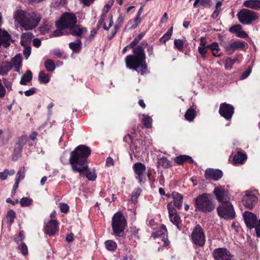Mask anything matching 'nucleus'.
Listing matches in <instances>:
<instances>
[{
	"instance_id": "1",
	"label": "nucleus",
	"mask_w": 260,
	"mask_h": 260,
	"mask_svg": "<svg viewBox=\"0 0 260 260\" xmlns=\"http://www.w3.org/2000/svg\"><path fill=\"white\" fill-rule=\"evenodd\" d=\"M91 153L89 147L84 145L77 146L71 153L69 162L72 166V170L78 172L82 176L83 172L86 173V177L90 181H94L96 178V174L94 170L88 169L87 165V159Z\"/></svg>"
},
{
	"instance_id": "2",
	"label": "nucleus",
	"mask_w": 260,
	"mask_h": 260,
	"mask_svg": "<svg viewBox=\"0 0 260 260\" xmlns=\"http://www.w3.org/2000/svg\"><path fill=\"white\" fill-rule=\"evenodd\" d=\"M134 54L128 55L125 58L127 68L137 71L141 75H144L147 70L146 62V55L143 47L138 46L133 50Z\"/></svg>"
},
{
	"instance_id": "3",
	"label": "nucleus",
	"mask_w": 260,
	"mask_h": 260,
	"mask_svg": "<svg viewBox=\"0 0 260 260\" xmlns=\"http://www.w3.org/2000/svg\"><path fill=\"white\" fill-rule=\"evenodd\" d=\"M14 18L25 30L35 28L40 21L41 17L34 12H25L17 10L14 15Z\"/></svg>"
},
{
	"instance_id": "4",
	"label": "nucleus",
	"mask_w": 260,
	"mask_h": 260,
	"mask_svg": "<svg viewBox=\"0 0 260 260\" xmlns=\"http://www.w3.org/2000/svg\"><path fill=\"white\" fill-rule=\"evenodd\" d=\"M194 207L196 211L210 213L215 209V204L211 194L203 193L194 199Z\"/></svg>"
},
{
	"instance_id": "5",
	"label": "nucleus",
	"mask_w": 260,
	"mask_h": 260,
	"mask_svg": "<svg viewBox=\"0 0 260 260\" xmlns=\"http://www.w3.org/2000/svg\"><path fill=\"white\" fill-rule=\"evenodd\" d=\"M111 225L114 235L121 237L126 225V220L122 213L117 212L114 214Z\"/></svg>"
},
{
	"instance_id": "6",
	"label": "nucleus",
	"mask_w": 260,
	"mask_h": 260,
	"mask_svg": "<svg viewBox=\"0 0 260 260\" xmlns=\"http://www.w3.org/2000/svg\"><path fill=\"white\" fill-rule=\"evenodd\" d=\"M239 21L243 24L249 25L258 17L257 12L248 9H242L237 14Z\"/></svg>"
},
{
	"instance_id": "7",
	"label": "nucleus",
	"mask_w": 260,
	"mask_h": 260,
	"mask_svg": "<svg viewBox=\"0 0 260 260\" xmlns=\"http://www.w3.org/2000/svg\"><path fill=\"white\" fill-rule=\"evenodd\" d=\"M191 239L196 245L200 247L204 246L206 241L205 234L200 225L198 224L193 228L191 235Z\"/></svg>"
},
{
	"instance_id": "8",
	"label": "nucleus",
	"mask_w": 260,
	"mask_h": 260,
	"mask_svg": "<svg viewBox=\"0 0 260 260\" xmlns=\"http://www.w3.org/2000/svg\"><path fill=\"white\" fill-rule=\"evenodd\" d=\"M217 210L219 216L225 219H232L236 215L233 206L231 203L221 204L217 208Z\"/></svg>"
},
{
	"instance_id": "9",
	"label": "nucleus",
	"mask_w": 260,
	"mask_h": 260,
	"mask_svg": "<svg viewBox=\"0 0 260 260\" xmlns=\"http://www.w3.org/2000/svg\"><path fill=\"white\" fill-rule=\"evenodd\" d=\"M77 22V18L75 14L72 13L64 14L60 21L56 23L57 28H68L75 25Z\"/></svg>"
},
{
	"instance_id": "10",
	"label": "nucleus",
	"mask_w": 260,
	"mask_h": 260,
	"mask_svg": "<svg viewBox=\"0 0 260 260\" xmlns=\"http://www.w3.org/2000/svg\"><path fill=\"white\" fill-rule=\"evenodd\" d=\"M214 260H233V256L226 248H218L212 253Z\"/></svg>"
},
{
	"instance_id": "11",
	"label": "nucleus",
	"mask_w": 260,
	"mask_h": 260,
	"mask_svg": "<svg viewBox=\"0 0 260 260\" xmlns=\"http://www.w3.org/2000/svg\"><path fill=\"white\" fill-rule=\"evenodd\" d=\"M213 193L216 196L217 200L221 203V204L230 203L229 194L228 190L222 186L216 187L213 190Z\"/></svg>"
},
{
	"instance_id": "12",
	"label": "nucleus",
	"mask_w": 260,
	"mask_h": 260,
	"mask_svg": "<svg viewBox=\"0 0 260 260\" xmlns=\"http://www.w3.org/2000/svg\"><path fill=\"white\" fill-rule=\"evenodd\" d=\"M234 113V107L226 103H221L219 107V113L227 120H230Z\"/></svg>"
},
{
	"instance_id": "13",
	"label": "nucleus",
	"mask_w": 260,
	"mask_h": 260,
	"mask_svg": "<svg viewBox=\"0 0 260 260\" xmlns=\"http://www.w3.org/2000/svg\"><path fill=\"white\" fill-rule=\"evenodd\" d=\"M133 170L136 175V178L138 180L140 183L145 182V178L144 177V173L146 170V166L142 162H136L133 167Z\"/></svg>"
},
{
	"instance_id": "14",
	"label": "nucleus",
	"mask_w": 260,
	"mask_h": 260,
	"mask_svg": "<svg viewBox=\"0 0 260 260\" xmlns=\"http://www.w3.org/2000/svg\"><path fill=\"white\" fill-rule=\"evenodd\" d=\"M167 207L169 211L170 221L177 226L178 230H180V224L181 222V219L180 216L177 214L176 209L172 205L168 204Z\"/></svg>"
},
{
	"instance_id": "15",
	"label": "nucleus",
	"mask_w": 260,
	"mask_h": 260,
	"mask_svg": "<svg viewBox=\"0 0 260 260\" xmlns=\"http://www.w3.org/2000/svg\"><path fill=\"white\" fill-rule=\"evenodd\" d=\"M223 176L222 172L219 169H207L205 172V177L207 180L215 181L220 179Z\"/></svg>"
},
{
	"instance_id": "16",
	"label": "nucleus",
	"mask_w": 260,
	"mask_h": 260,
	"mask_svg": "<svg viewBox=\"0 0 260 260\" xmlns=\"http://www.w3.org/2000/svg\"><path fill=\"white\" fill-rule=\"evenodd\" d=\"M243 217L247 227L250 229L254 228V224L258 220L256 216L252 212L245 211Z\"/></svg>"
},
{
	"instance_id": "17",
	"label": "nucleus",
	"mask_w": 260,
	"mask_h": 260,
	"mask_svg": "<svg viewBox=\"0 0 260 260\" xmlns=\"http://www.w3.org/2000/svg\"><path fill=\"white\" fill-rule=\"evenodd\" d=\"M257 200V198L255 195L246 193L243 197L242 202L246 208L251 209L256 205Z\"/></svg>"
},
{
	"instance_id": "18",
	"label": "nucleus",
	"mask_w": 260,
	"mask_h": 260,
	"mask_svg": "<svg viewBox=\"0 0 260 260\" xmlns=\"http://www.w3.org/2000/svg\"><path fill=\"white\" fill-rule=\"evenodd\" d=\"M57 231V223L56 220H51L46 225L45 233L49 236H53Z\"/></svg>"
},
{
	"instance_id": "19",
	"label": "nucleus",
	"mask_w": 260,
	"mask_h": 260,
	"mask_svg": "<svg viewBox=\"0 0 260 260\" xmlns=\"http://www.w3.org/2000/svg\"><path fill=\"white\" fill-rule=\"evenodd\" d=\"M167 234V230L166 226L164 224L161 225V229L160 230H157L155 231L154 233V236L156 237H161V240L164 241V245H168L169 244V241L167 239H166V236Z\"/></svg>"
},
{
	"instance_id": "20",
	"label": "nucleus",
	"mask_w": 260,
	"mask_h": 260,
	"mask_svg": "<svg viewBox=\"0 0 260 260\" xmlns=\"http://www.w3.org/2000/svg\"><path fill=\"white\" fill-rule=\"evenodd\" d=\"M70 33L75 36L82 38V35L87 31L85 27H80L78 25H73L70 28Z\"/></svg>"
},
{
	"instance_id": "21",
	"label": "nucleus",
	"mask_w": 260,
	"mask_h": 260,
	"mask_svg": "<svg viewBox=\"0 0 260 260\" xmlns=\"http://www.w3.org/2000/svg\"><path fill=\"white\" fill-rule=\"evenodd\" d=\"M172 197L173 199L174 206L180 209L182 206L183 196L178 192H173L172 193Z\"/></svg>"
},
{
	"instance_id": "22",
	"label": "nucleus",
	"mask_w": 260,
	"mask_h": 260,
	"mask_svg": "<svg viewBox=\"0 0 260 260\" xmlns=\"http://www.w3.org/2000/svg\"><path fill=\"white\" fill-rule=\"evenodd\" d=\"M243 6L255 10H260V0H246L243 2Z\"/></svg>"
},
{
	"instance_id": "23",
	"label": "nucleus",
	"mask_w": 260,
	"mask_h": 260,
	"mask_svg": "<svg viewBox=\"0 0 260 260\" xmlns=\"http://www.w3.org/2000/svg\"><path fill=\"white\" fill-rule=\"evenodd\" d=\"M247 158V156L246 154L238 151L234 155L233 161L235 165L243 164Z\"/></svg>"
},
{
	"instance_id": "24",
	"label": "nucleus",
	"mask_w": 260,
	"mask_h": 260,
	"mask_svg": "<svg viewBox=\"0 0 260 260\" xmlns=\"http://www.w3.org/2000/svg\"><path fill=\"white\" fill-rule=\"evenodd\" d=\"M174 161L178 165H182L185 161H188L190 164H192L193 162V160L188 155H181L176 157L174 159Z\"/></svg>"
},
{
	"instance_id": "25",
	"label": "nucleus",
	"mask_w": 260,
	"mask_h": 260,
	"mask_svg": "<svg viewBox=\"0 0 260 260\" xmlns=\"http://www.w3.org/2000/svg\"><path fill=\"white\" fill-rule=\"evenodd\" d=\"M33 37L34 35L31 32L23 33L21 36V45L24 47L26 46L28 43L30 42Z\"/></svg>"
},
{
	"instance_id": "26",
	"label": "nucleus",
	"mask_w": 260,
	"mask_h": 260,
	"mask_svg": "<svg viewBox=\"0 0 260 260\" xmlns=\"http://www.w3.org/2000/svg\"><path fill=\"white\" fill-rule=\"evenodd\" d=\"M13 64L11 62L3 63L0 66V75L6 76L8 73L12 69Z\"/></svg>"
},
{
	"instance_id": "27",
	"label": "nucleus",
	"mask_w": 260,
	"mask_h": 260,
	"mask_svg": "<svg viewBox=\"0 0 260 260\" xmlns=\"http://www.w3.org/2000/svg\"><path fill=\"white\" fill-rule=\"evenodd\" d=\"M32 79V75L31 72L30 70H27L25 74L21 77L20 84L21 85H26L28 82L31 81Z\"/></svg>"
},
{
	"instance_id": "28",
	"label": "nucleus",
	"mask_w": 260,
	"mask_h": 260,
	"mask_svg": "<svg viewBox=\"0 0 260 260\" xmlns=\"http://www.w3.org/2000/svg\"><path fill=\"white\" fill-rule=\"evenodd\" d=\"M70 48L74 52H78L82 47V42L80 39H77L75 41L69 44Z\"/></svg>"
},
{
	"instance_id": "29",
	"label": "nucleus",
	"mask_w": 260,
	"mask_h": 260,
	"mask_svg": "<svg viewBox=\"0 0 260 260\" xmlns=\"http://www.w3.org/2000/svg\"><path fill=\"white\" fill-rule=\"evenodd\" d=\"M157 164L159 166L165 169L170 168L172 166L171 162L164 157L159 158L157 161Z\"/></svg>"
},
{
	"instance_id": "30",
	"label": "nucleus",
	"mask_w": 260,
	"mask_h": 260,
	"mask_svg": "<svg viewBox=\"0 0 260 260\" xmlns=\"http://www.w3.org/2000/svg\"><path fill=\"white\" fill-rule=\"evenodd\" d=\"M38 79L41 83L46 84L50 81V78L47 74L43 71H40L39 74Z\"/></svg>"
},
{
	"instance_id": "31",
	"label": "nucleus",
	"mask_w": 260,
	"mask_h": 260,
	"mask_svg": "<svg viewBox=\"0 0 260 260\" xmlns=\"http://www.w3.org/2000/svg\"><path fill=\"white\" fill-rule=\"evenodd\" d=\"M185 119L189 121H192L196 116V111L193 109L190 108L187 110L185 114Z\"/></svg>"
},
{
	"instance_id": "32",
	"label": "nucleus",
	"mask_w": 260,
	"mask_h": 260,
	"mask_svg": "<svg viewBox=\"0 0 260 260\" xmlns=\"http://www.w3.org/2000/svg\"><path fill=\"white\" fill-rule=\"evenodd\" d=\"M226 53L229 55L232 54L235 51L234 45L232 43L226 44L225 43L221 44Z\"/></svg>"
},
{
	"instance_id": "33",
	"label": "nucleus",
	"mask_w": 260,
	"mask_h": 260,
	"mask_svg": "<svg viewBox=\"0 0 260 260\" xmlns=\"http://www.w3.org/2000/svg\"><path fill=\"white\" fill-rule=\"evenodd\" d=\"M233 44L235 50L236 49L244 50L245 48V47L247 46V44L243 41H235Z\"/></svg>"
},
{
	"instance_id": "34",
	"label": "nucleus",
	"mask_w": 260,
	"mask_h": 260,
	"mask_svg": "<svg viewBox=\"0 0 260 260\" xmlns=\"http://www.w3.org/2000/svg\"><path fill=\"white\" fill-rule=\"evenodd\" d=\"M12 60L13 62L14 67L15 68V71L20 74V68L21 63L20 57L18 55H16L14 58H13Z\"/></svg>"
},
{
	"instance_id": "35",
	"label": "nucleus",
	"mask_w": 260,
	"mask_h": 260,
	"mask_svg": "<svg viewBox=\"0 0 260 260\" xmlns=\"http://www.w3.org/2000/svg\"><path fill=\"white\" fill-rule=\"evenodd\" d=\"M106 248L110 251H113L117 248V244L113 240H107L105 242Z\"/></svg>"
},
{
	"instance_id": "36",
	"label": "nucleus",
	"mask_w": 260,
	"mask_h": 260,
	"mask_svg": "<svg viewBox=\"0 0 260 260\" xmlns=\"http://www.w3.org/2000/svg\"><path fill=\"white\" fill-rule=\"evenodd\" d=\"M45 67L48 72H52L55 69V66L53 61L50 59H47L45 62Z\"/></svg>"
},
{
	"instance_id": "37",
	"label": "nucleus",
	"mask_w": 260,
	"mask_h": 260,
	"mask_svg": "<svg viewBox=\"0 0 260 260\" xmlns=\"http://www.w3.org/2000/svg\"><path fill=\"white\" fill-rule=\"evenodd\" d=\"M173 33V27H171L165 35L160 38L159 41L161 43H165L167 41L169 40Z\"/></svg>"
},
{
	"instance_id": "38",
	"label": "nucleus",
	"mask_w": 260,
	"mask_h": 260,
	"mask_svg": "<svg viewBox=\"0 0 260 260\" xmlns=\"http://www.w3.org/2000/svg\"><path fill=\"white\" fill-rule=\"evenodd\" d=\"M142 190L140 188H137L133 191L131 196L132 202L134 203H137V199L140 195Z\"/></svg>"
},
{
	"instance_id": "39",
	"label": "nucleus",
	"mask_w": 260,
	"mask_h": 260,
	"mask_svg": "<svg viewBox=\"0 0 260 260\" xmlns=\"http://www.w3.org/2000/svg\"><path fill=\"white\" fill-rule=\"evenodd\" d=\"M143 119L142 120L143 124L147 128H150L152 126V119L151 118L146 115H143Z\"/></svg>"
},
{
	"instance_id": "40",
	"label": "nucleus",
	"mask_w": 260,
	"mask_h": 260,
	"mask_svg": "<svg viewBox=\"0 0 260 260\" xmlns=\"http://www.w3.org/2000/svg\"><path fill=\"white\" fill-rule=\"evenodd\" d=\"M6 216L8 222L11 224L14 222V219L16 217V213L13 210H10L8 211Z\"/></svg>"
},
{
	"instance_id": "41",
	"label": "nucleus",
	"mask_w": 260,
	"mask_h": 260,
	"mask_svg": "<svg viewBox=\"0 0 260 260\" xmlns=\"http://www.w3.org/2000/svg\"><path fill=\"white\" fill-rule=\"evenodd\" d=\"M144 37V34L141 33L137 37L135 38V39L129 44V47H131L132 48L134 49L136 47L137 44L139 42V41L142 39Z\"/></svg>"
},
{
	"instance_id": "42",
	"label": "nucleus",
	"mask_w": 260,
	"mask_h": 260,
	"mask_svg": "<svg viewBox=\"0 0 260 260\" xmlns=\"http://www.w3.org/2000/svg\"><path fill=\"white\" fill-rule=\"evenodd\" d=\"M32 200L28 198H22L20 201V204L22 207H27L31 205Z\"/></svg>"
},
{
	"instance_id": "43",
	"label": "nucleus",
	"mask_w": 260,
	"mask_h": 260,
	"mask_svg": "<svg viewBox=\"0 0 260 260\" xmlns=\"http://www.w3.org/2000/svg\"><path fill=\"white\" fill-rule=\"evenodd\" d=\"M207 46L206 47H202V46L198 47V52L204 59H206L207 58Z\"/></svg>"
},
{
	"instance_id": "44",
	"label": "nucleus",
	"mask_w": 260,
	"mask_h": 260,
	"mask_svg": "<svg viewBox=\"0 0 260 260\" xmlns=\"http://www.w3.org/2000/svg\"><path fill=\"white\" fill-rule=\"evenodd\" d=\"M23 146V144L20 142H17L15 145L14 153L19 156Z\"/></svg>"
},
{
	"instance_id": "45",
	"label": "nucleus",
	"mask_w": 260,
	"mask_h": 260,
	"mask_svg": "<svg viewBox=\"0 0 260 260\" xmlns=\"http://www.w3.org/2000/svg\"><path fill=\"white\" fill-rule=\"evenodd\" d=\"M24 167H21L17 173L16 179H19V181H20V180L23 179L24 178Z\"/></svg>"
},
{
	"instance_id": "46",
	"label": "nucleus",
	"mask_w": 260,
	"mask_h": 260,
	"mask_svg": "<svg viewBox=\"0 0 260 260\" xmlns=\"http://www.w3.org/2000/svg\"><path fill=\"white\" fill-rule=\"evenodd\" d=\"M175 46L180 51H182L183 49V42L181 39H175L174 40Z\"/></svg>"
},
{
	"instance_id": "47",
	"label": "nucleus",
	"mask_w": 260,
	"mask_h": 260,
	"mask_svg": "<svg viewBox=\"0 0 260 260\" xmlns=\"http://www.w3.org/2000/svg\"><path fill=\"white\" fill-rule=\"evenodd\" d=\"M242 29V26L240 24L235 25L229 29V31L231 33H235L237 35L238 32Z\"/></svg>"
},
{
	"instance_id": "48",
	"label": "nucleus",
	"mask_w": 260,
	"mask_h": 260,
	"mask_svg": "<svg viewBox=\"0 0 260 260\" xmlns=\"http://www.w3.org/2000/svg\"><path fill=\"white\" fill-rule=\"evenodd\" d=\"M233 61H232V59L230 57H228L225 61L224 64V67L226 70H230L232 68L233 66Z\"/></svg>"
},
{
	"instance_id": "49",
	"label": "nucleus",
	"mask_w": 260,
	"mask_h": 260,
	"mask_svg": "<svg viewBox=\"0 0 260 260\" xmlns=\"http://www.w3.org/2000/svg\"><path fill=\"white\" fill-rule=\"evenodd\" d=\"M3 81L5 89H7L8 91L12 90V83L9 81L6 78H3Z\"/></svg>"
},
{
	"instance_id": "50",
	"label": "nucleus",
	"mask_w": 260,
	"mask_h": 260,
	"mask_svg": "<svg viewBox=\"0 0 260 260\" xmlns=\"http://www.w3.org/2000/svg\"><path fill=\"white\" fill-rule=\"evenodd\" d=\"M7 90L2 83L0 79V98H3L6 95Z\"/></svg>"
},
{
	"instance_id": "51",
	"label": "nucleus",
	"mask_w": 260,
	"mask_h": 260,
	"mask_svg": "<svg viewBox=\"0 0 260 260\" xmlns=\"http://www.w3.org/2000/svg\"><path fill=\"white\" fill-rule=\"evenodd\" d=\"M60 211L62 213H67L69 209V206L64 203H60L59 204Z\"/></svg>"
},
{
	"instance_id": "52",
	"label": "nucleus",
	"mask_w": 260,
	"mask_h": 260,
	"mask_svg": "<svg viewBox=\"0 0 260 260\" xmlns=\"http://www.w3.org/2000/svg\"><path fill=\"white\" fill-rule=\"evenodd\" d=\"M207 48L208 49H210L212 50V52L213 51L217 50L219 47V45L217 42H213L211 44L207 45Z\"/></svg>"
},
{
	"instance_id": "53",
	"label": "nucleus",
	"mask_w": 260,
	"mask_h": 260,
	"mask_svg": "<svg viewBox=\"0 0 260 260\" xmlns=\"http://www.w3.org/2000/svg\"><path fill=\"white\" fill-rule=\"evenodd\" d=\"M141 21V19L139 16H136V17L134 19V23L132 24V25L131 26V29H135L136 28L139 24L140 23Z\"/></svg>"
},
{
	"instance_id": "54",
	"label": "nucleus",
	"mask_w": 260,
	"mask_h": 260,
	"mask_svg": "<svg viewBox=\"0 0 260 260\" xmlns=\"http://www.w3.org/2000/svg\"><path fill=\"white\" fill-rule=\"evenodd\" d=\"M201 5L205 8H209L212 3L211 0H201Z\"/></svg>"
},
{
	"instance_id": "55",
	"label": "nucleus",
	"mask_w": 260,
	"mask_h": 260,
	"mask_svg": "<svg viewBox=\"0 0 260 260\" xmlns=\"http://www.w3.org/2000/svg\"><path fill=\"white\" fill-rule=\"evenodd\" d=\"M254 228L255 229L256 236L257 237H260V219L256 222Z\"/></svg>"
},
{
	"instance_id": "56",
	"label": "nucleus",
	"mask_w": 260,
	"mask_h": 260,
	"mask_svg": "<svg viewBox=\"0 0 260 260\" xmlns=\"http://www.w3.org/2000/svg\"><path fill=\"white\" fill-rule=\"evenodd\" d=\"M20 250L22 254L24 255H25L28 253L27 246L24 243H22L20 246Z\"/></svg>"
},
{
	"instance_id": "57",
	"label": "nucleus",
	"mask_w": 260,
	"mask_h": 260,
	"mask_svg": "<svg viewBox=\"0 0 260 260\" xmlns=\"http://www.w3.org/2000/svg\"><path fill=\"white\" fill-rule=\"evenodd\" d=\"M31 53V47L29 46H25L23 50V54L25 58L27 59Z\"/></svg>"
},
{
	"instance_id": "58",
	"label": "nucleus",
	"mask_w": 260,
	"mask_h": 260,
	"mask_svg": "<svg viewBox=\"0 0 260 260\" xmlns=\"http://www.w3.org/2000/svg\"><path fill=\"white\" fill-rule=\"evenodd\" d=\"M221 8L215 7V9L214 11V12H213V13L211 15V17L214 19H216L217 18V17L218 16L219 13L221 11Z\"/></svg>"
},
{
	"instance_id": "59",
	"label": "nucleus",
	"mask_w": 260,
	"mask_h": 260,
	"mask_svg": "<svg viewBox=\"0 0 260 260\" xmlns=\"http://www.w3.org/2000/svg\"><path fill=\"white\" fill-rule=\"evenodd\" d=\"M36 91V89L34 87L24 91V94L26 96H29L33 95Z\"/></svg>"
},
{
	"instance_id": "60",
	"label": "nucleus",
	"mask_w": 260,
	"mask_h": 260,
	"mask_svg": "<svg viewBox=\"0 0 260 260\" xmlns=\"http://www.w3.org/2000/svg\"><path fill=\"white\" fill-rule=\"evenodd\" d=\"M251 72V69L250 68H248L246 71H245L241 75V79H246L248 76L250 75Z\"/></svg>"
},
{
	"instance_id": "61",
	"label": "nucleus",
	"mask_w": 260,
	"mask_h": 260,
	"mask_svg": "<svg viewBox=\"0 0 260 260\" xmlns=\"http://www.w3.org/2000/svg\"><path fill=\"white\" fill-rule=\"evenodd\" d=\"M11 38L9 34L6 31H3L2 36H0L1 40L11 39Z\"/></svg>"
},
{
	"instance_id": "62",
	"label": "nucleus",
	"mask_w": 260,
	"mask_h": 260,
	"mask_svg": "<svg viewBox=\"0 0 260 260\" xmlns=\"http://www.w3.org/2000/svg\"><path fill=\"white\" fill-rule=\"evenodd\" d=\"M11 39L1 40V44L2 46L5 48H7L10 45V41Z\"/></svg>"
},
{
	"instance_id": "63",
	"label": "nucleus",
	"mask_w": 260,
	"mask_h": 260,
	"mask_svg": "<svg viewBox=\"0 0 260 260\" xmlns=\"http://www.w3.org/2000/svg\"><path fill=\"white\" fill-rule=\"evenodd\" d=\"M236 36L238 37L242 38H246L248 37L247 34L245 31L241 30V29L240 30Z\"/></svg>"
},
{
	"instance_id": "64",
	"label": "nucleus",
	"mask_w": 260,
	"mask_h": 260,
	"mask_svg": "<svg viewBox=\"0 0 260 260\" xmlns=\"http://www.w3.org/2000/svg\"><path fill=\"white\" fill-rule=\"evenodd\" d=\"M53 53L54 55L57 56L58 58H61L62 56V52L60 51L59 49H55L53 51Z\"/></svg>"
}]
</instances>
